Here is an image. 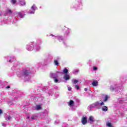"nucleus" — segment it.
Here are the masks:
<instances>
[{
	"mask_svg": "<svg viewBox=\"0 0 127 127\" xmlns=\"http://www.w3.org/2000/svg\"><path fill=\"white\" fill-rule=\"evenodd\" d=\"M88 121H89L90 123H94V122L95 121V119L93 116H90L88 118Z\"/></svg>",
	"mask_w": 127,
	"mask_h": 127,
	"instance_id": "39448f33",
	"label": "nucleus"
},
{
	"mask_svg": "<svg viewBox=\"0 0 127 127\" xmlns=\"http://www.w3.org/2000/svg\"><path fill=\"white\" fill-rule=\"evenodd\" d=\"M27 119H28V120H29V117H27Z\"/></svg>",
	"mask_w": 127,
	"mask_h": 127,
	"instance_id": "c9c22d12",
	"label": "nucleus"
},
{
	"mask_svg": "<svg viewBox=\"0 0 127 127\" xmlns=\"http://www.w3.org/2000/svg\"><path fill=\"white\" fill-rule=\"evenodd\" d=\"M82 125H86L87 124V117H83L81 120Z\"/></svg>",
	"mask_w": 127,
	"mask_h": 127,
	"instance_id": "20e7f679",
	"label": "nucleus"
},
{
	"mask_svg": "<svg viewBox=\"0 0 127 127\" xmlns=\"http://www.w3.org/2000/svg\"><path fill=\"white\" fill-rule=\"evenodd\" d=\"M100 107L101 104H100V102H97L89 106L88 109H93V108H97V109H99V108H100Z\"/></svg>",
	"mask_w": 127,
	"mask_h": 127,
	"instance_id": "f257e3e1",
	"label": "nucleus"
},
{
	"mask_svg": "<svg viewBox=\"0 0 127 127\" xmlns=\"http://www.w3.org/2000/svg\"><path fill=\"white\" fill-rule=\"evenodd\" d=\"M29 13L33 14V13H34V11H31L29 12Z\"/></svg>",
	"mask_w": 127,
	"mask_h": 127,
	"instance_id": "a878e982",
	"label": "nucleus"
},
{
	"mask_svg": "<svg viewBox=\"0 0 127 127\" xmlns=\"http://www.w3.org/2000/svg\"><path fill=\"white\" fill-rule=\"evenodd\" d=\"M2 127H5V124H4V123H2Z\"/></svg>",
	"mask_w": 127,
	"mask_h": 127,
	"instance_id": "2f4dec72",
	"label": "nucleus"
},
{
	"mask_svg": "<svg viewBox=\"0 0 127 127\" xmlns=\"http://www.w3.org/2000/svg\"><path fill=\"white\" fill-rule=\"evenodd\" d=\"M7 89H9V86L7 87Z\"/></svg>",
	"mask_w": 127,
	"mask_h": 127,
	"instance_id": "f704fd0d",
	"label": "nucleus"
},
{
	"mask_svg": "<svg viewBox=\"0 0 127 127\" xmlns=\"http://www.w3.org/2000/svg\"><path fill=\"white\" fill-rule=\"evenodd\" d=\"M54 64L55 65H56V66H58V65H59V63H58V61L56 60L54 61Z\"/></svg>",
	"mask_w": 127,
	"mask_h": 127,
	"instance_id": "2eb2a0df",
	"label": "nucleus"
},
{
	"mask_svg": "<svg viewBox=\"0 0 127 127\" xmlns=\"http://www.w3.org/2000/svg\"><path fill=\"white\" fill-rule=\"evenodd\" d=\"M40 48V47H39V48H38V49H39Z\"/></svg>",
	"mask_w": 127,
	"mask_h": 127,
	"instance_id": "e433bc0d",
	"label": "nucleus"
},
{
	"mask_svg": "<svg viewBox=\"0 0 127 127\" xmlns=\"http://www.w3.org/2000/svg\"><path fill=\"white\" fill-rule=\"evenodd\" d=\"M110 90H111L112 91L114 90V88L111 87L110 88Z\"/></svg>",
	"mask_w": 127,
	"mask_h": 127,
	"instance_id": "473e14b6",
	"label": "nucleus"
},
{
	"mask_svg": "<svg viewBox=\"0 0 127 127\" xmlns=\"http://www.w3.org/2000/svg\"><path fill=\"white\" fill-rule=\"evenodd\" d=\"M25 75H28V74H27V71H26V72L25 73Z\"/></svg>",
	"mask_w": 127,
	"mask_h": 127,
	"instance_id": "72a5a7b5",
	"label": "nucleus"
},
{
	"mask_svg": "<svg viewBox=\"0 0 127 127\" xmlns=\"http://www.w3.org/2000/svg\"><path fill=\"white\" fill-rule=\"evenodd\" d=\"M100 107H101V106H102V105H104V102L100 103Z\"/></svg>",
	"mask_w": 127,
	"mask_h": 127,
	"instance_id": "bb28decb",
	"label": "nucleus"
},
{
	"mask_svg": "<svg viewBox=\"0 0 127 127\" xmlns=\"http://www.w3.org/2000/svg\"><path fill=\"white\" fill-rule=\"evenodd\" d=\"M1 114H2V110H1V109H0V115Z\"/></svg>",
	"mask_w": 127,
	"mask_h": 127,
	"instance_id": "c756f323",
	"label": "nucleus"
},
{
	"mask_svg": "<svg viewBox=\"0 0 127 127\" xmlns=\"http://www.w3.org/2000/svg\"><path fill=\"white\" fill-rule=\"evenodd\" d=\"M20 3L21 4V5H25V1H24V0H20Z\"/></svg>",
	"mask_w": 127,
	"mask_h": 127,
	"instance_id": "1a4fd4ad",
	"label": "nucleus"
},
{
	"mask_svg": "<svg viewBox=\"0 0 127 127\" xmlns=\"http://www.w3.org/2000/svg\"><path fill=\"white\" fill-rule=\"evenodd\" d=\"M59 74H60V72H57L56 73H51V77H52V78H54V82L55 83H58L59 81L58 79H57V78L58 77V75H59Z\"/></svg>",
	"mask_w": 127,
	"mask_h": 127,
	"instance_id": "f03ea898",
	"label": "nucleus"
},
{
	"mask_svg": "<svg viewBox=\"0 0 127 127\" xmlns=\"http://www.w3.org/2000/svg\"><path fill=\"white\" fill-rule=\"evenodd\" d=\"M32 50H33V48L32 47H31L30 49L27 48V50H28V51H32Z\"/></svg>",
	"mask_w": 127,
	"mask_h": 127,
	"instance_id": "aec40b11",
	"label": "nucleus"
},
{
	"mask_svg": "<svg viewBox=\"0 0 127 127\" xmlns=\"http://www.w3.org/2000/svg\"><path fill=\"white\" fill-rule=\"evenodd\" d=\"M68 91H71V90H72V88H71V87L68 86Z\"/></svg>",
	"mask_w": 127,
	"mask_h": 127,
	"instance_id": "5701e85b",
	"label": "nucleus"
},
{
	"mask_svg": "<svg viewBox=\"0 0 127 127\" xmlns=\"http://www.w3.org/2000/svg\"><path fill=\"white\" fill-rule=\"evenodd\" d=\"M9 120H11V117H10V116L7 117V121H9Z\"/></svg>",
	"mask_w": 127,
	"mask_h": 127,
	"instance_id": "4be33fe9",
	"label": "nucleus"
},
{
	"mask_svg": "<svg viewBox=\"0 0 127 127\" xmlns=\"http://www.w3.org/2000/svg\"><path fill=\"white\" fill-rule=\"evenodd\" d=\"M59 40L60 41H61V40H62V37H60V38L59 39Z\"/></svg>",
	"mask_w": 127,
	"mask_h": 127,
	"instance_id": "7c9ffc66",
	"label": "nucleus"
},
{
	"mask_svg": "<svg viewBox=\"0 0 127 127\" xmlns=\"http://www.w3.org/2000/svg\"><path fill=\"white\" fill-rule=\"evenodd\" d=\"M35 118H36V117L34 116H32V117H31L32 120H35Z\"/></svg>",
	"mask_w": 127,
	"mask_h": 127,
	"instance_id": "a211bd4d",
	"label": "nucleus"
},
{
	"mask_svg": "<svg viewBox=\"0 0 127 127\" xmlns=\"http://www.w3.org/2000/svg\"><path fill=\"white\" fill-rule=\"evenodd\" d=\"M72 82L73 84H77V83H78V82H79V80H76V79H72Z\"/></svg>",
	"mask_w": 127,
	"mask_h": 127,
	"instance_id": "9b49d317",
	"label": "nucleus"
},
{
	"mask_svg": "<svg viewBox=\"0 0 127 127\" xmlns=\"http://www.w3.org/2000/svg\"><path fill=\"white\" fill-rule=\"evenodd\" d=\"M31 8V9H33V10H34V11H35V10H36V6H35V5H33V6H32Z\"/></svg>",
	"mask_w": 127,
	"mask_h": 127,
	"instance_id": "ddd939ff",
	"label": "nucleus"
},
{
	"mask_svg": "<svg viewBox=\"0 0 127 127\" xmlns=\"http://www.w3.org/2000/svg\"><path fill=\"white\" fill-rule=\"evenodd\" d=\"M12 60H14V58H12V59H11L9 61V62H11V61H13Z\"/></svg>",
	"mask_w": 127,
	"mask_h": 127,
	"instance_id": "b1692460",
	"label": "nucleus"
},
{
	"mask_svg": "<svg viewBox=\"0 0 127 127\" xmlns=\"http://www.w3.org/2000/svg\"><path fill=\"white\" fill-rule=\"evenodd\" d=\"M73 105H74V101H73V100H70L69 103V106H70V107H73Z\"/></svg>",
	"mask_w": 127,
	"mask_h": 127,
	"instance_id": "6e6552de",
	"label": "nucleus"
},
{
	"mask_svg": "<svg viewBox=\"0 0 127 127\" xmlns=\"http://www.w3.org/2000/svg\"><path fill=\"white\" fill-rule=\"evenodd\" d=\"M106 126H107V127H114L112 126V124L111 123H107L106 124Z\"/></svg>",
	"mask_w": 127,
	"mask_h": 127,
	"instance_id": "4468645a",
	"label": "nucleus"
},
{
	"mask_svg": "<svg viewBox=\"0 0 127 127\" xmlns=\"http://www.w3.org/2000/svg\"><path fill=\"white\" fill-rule=\"evenodd\" d=\"M102 111H104V112H107L108 111V107L107 106H104L102 108Z\"/></svg>",
	"mask_w": 127,
	"mask_h": 127,
	"instance_id": "0eeeda50",
	"label": "nucleus"
},
{
	"mask_svg": "<svg viewBox=\"0 0 127 127\" xmlns=\"http://www.w3.org/2000/svg\"><path fill=\"white\" fill-rule=\"evenodd\" d=\"M36 109L38 111H39V110H41V105H36Z\"/></svg>",
	"mask_w": 127,
	"mask_h": 127,
	"instance_id": "f8f14e48",
	"label": "nucleus"
},
{
	"mask_svg": "<svg viewBox=\"0 0 127 127\" xmlns=\"http://www.w3.org/2000/svg\"><path fill=\"white\" fill-rule=\"evenodd\" d=\"M7 12H8V13H11V10H10V9H8L7 10Z\"/></svg>",
	"mask_w": 127,
	"mask_h": 127,
	"instance_id": "6ab92c4d",
	"label": "nucleus"
},
{
	"mask_svg": "<svg viewBox=\"0 0 127 127\" xmlns=\"http://www.w3.org/2000/svg\"><path fill=\"white\" fill-rule=\"evenodd\" d=\"M75 73H78V72H79V70L76 69V70H75Z\"/></svg>",
	"mask_w": 127,
	"mask_h": 127,
	"instance_id": "cd10ccee",
	"label": "nucleus"
},
{
	"mask_svg": "<svg viewBox=\"0 0 127 127\" xmlns=\"http://www.w3.org/2000/svg\"><path fill=\"white\" fill-rule=\"evenodd\" d=\"M75 88L77 89V90H79V89H80V87L78 85H76Z\"/></svg>",
	"mask_w": 127,
	"mask_h": 127,
	"instance_id": "412c9836",
	"label": "nucleus"
},
{
	"mask_svg": "<svg viewBox=\"0 0 127 127\" xmlns=\"http://www.w3.org/2000/svg\"><path fill=\"white\" fill-rule=\"evenodd\" d=\"M18 17H20L21 18H22V17H23V16H24V15L23 14V12H22V13L18 12Z\"/></svg>",
	"mask_w": 127,
	"mask_h": 127,
	"instance_id": "423d86ee",
	"label": "nucleus"
},
{
	"mask_svg": "<svg viewBox=\"0 0 127 127\" xmlns=\"http://www.w3.org/2000/svg\"><path fill=\"white\" fill-rule=\"evenodd\" d=\"M16 2V0H11V3H13V4H14Z\"/></svg>",
	"mask_w": 127,
	"mask_h": 127,
	"instance_id": "f3484780",
	"label": "nucleus"
},
{
	"mask_svg": "<svg viewBox=\"0 0 127 127\" xmlns=\"http://www.w3.org/2000/svg\"><path fill=\"white\" fill-rule=\"evenodd\" d=\"M108 99H109V97H108V96L106 95L104 102H107V101H108Z\"/></svg>",
	"mask_w": 127,
	"mask_h": 127,
	"instance_id": "dca6fc26",
	"label": "nucleus"
},
{
	"mask_svg": "<svg viewBox=\"0 0 127 127\" xmlns=\"http://www.w3.org/2000/svg\"><path fill=\"white\" fill-rule=\"evenodd\" d=\"M92 84L94 86H98V81H93Z\"/></svg>",
	"mask_w": 127,
	"mask_h": 127,
	"instance_id": "9d476101",
	"label": "nucleus"
},
{
	"mask_svg": "<svg viewBox=\"0 0 127 127\" xmlns=\"http://www.w3.org/2000/svg\"><path fill=\"white\" fill-rule=\"evenodd\" d=\"M97 69H98V68H97V67H96V66H93V70H97Z\"/></svg>",
	"mask_w": 127,
	"mask_h": 127,
	"instance_id": "393cba45",
	"label": "nucleus"
},
{
	"mask_svg": "<svg viewBox=\"0 0 127 127\" xmlns=\"http://www.w3.org/2000/svg\"><path fill=\"white\" fill-rule=\"evenodd\" d=\"M64 73L65 74L64 77V79L65 81H67V80H69L70 75L67 74L68 73V69L67 68H64Z\"/></svg>",
	"mask_w": 127,
	"mask_h": 127,
	"instance_id": "7ed1b4c3",
	"label": "nucleus"
},
{
	"mask_svg": "<svg viewBox=\"0 0 127 127\" xmlns=\"http://www.w3.org/2000/svg\"><path fill=\"white\" fill-rule=\"evenodd\" d=\"M84 91H85V92H87V91H88V88H85L84 89Z\"/></svg>",
	"mask_w": 127,
	"mask_h": 127,
	"instance_id": "c85d7f7f",
	"label": "nucleus"
}]
</instances>
